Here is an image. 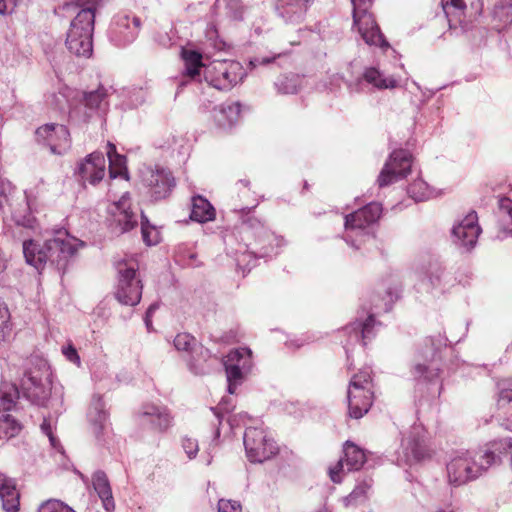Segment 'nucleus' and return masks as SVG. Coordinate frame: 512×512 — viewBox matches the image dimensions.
Returning <instances> with one entry per match:
<instances>
[{"label": "nucleus", "instance_id": "nucleus-55", "mask_svg": "<svg viewBox=\"0 0 512 512\" xmlns=\"http://www.w3.org/2000/svg\"><path fill=\"white\" fill-rule=\"evenodd\" d=\"M182 447L189 459L195 458L199 451L197 440L189 437H184L182 439Z\"/></svg>", "mask_w": 512, "mask_h": 512}, {"label": "nucleus", "instance_id": "nucleus-3", "mask_svg": "<svg viewBox=\"0 0 512 512\" xmlns=\"http://www.w3.org/2000/svg\"><path fill=\"white\" fill-rule=\"evenodd\" d=\"M373 385L371 370L366 367L352 376L348 391V414L351 418L359 419L370 409L373 402Z\"/></svg>", "mask_w": 512, "mask_h": 512}, {"label": "nucleus", "instance_id": "nucleus-34", "mask_svg": "<svg viewBox=\"0 0 512 512\" xmlns=\"http://www.w3.org/2000/svg\"><path fill=\"white\" fill-rule=\"evenodd\" d=\"M182 59L184 61V75L194 79L200 75V71L204 66L202 63V55L194 50L182 49Z\"/></svg>", "mask_w": 512, "mask_h": 512}, {"label": "nucleus", "instance_id": "nucleus-5", "mask_svg": "<svg viewBox=\"0 0 512 512\" xmlns=\"http://www.w3.org/2000/svg\"><path fill=\"white\" fill-rule=\"evenodd\" d=\"M353 6V21L363 40L368 45H375L381 48L389 47L384 39L373 15L369 12L372 0H350Z\"/></svg>", "mask_w": 512, "mask_h": 512}, {"label": "nucleus", "instance_id": "nucleus-42", "mask_svg": "<svg viewBox=\"0 0 512 512\" xmlns=\"http://www.w3.org/2000/svg\"><path fill=\"white\" fill-rule=\"evenodd\" d=\"M301 82L302 79L298 75L282 76L276 81L275 86L282 94H295L298 92Z\"/></svg>", "mask_w": 512, "mask_h": 512}, {"label": "nucleus", "instance_id": "nucleus-1", "mask_svg": "<svg viewBox=\"0 0 512 512\" xmlns=\"http://www.w3.org/2000/svg\"><path fill=\"white\" fill-rule=\"evenodd\" d=\"M81 10L72 20L67 32L66 46L77 56L89 57L92 53L97 0H77Z\"/></svg>", "mask_w": 512, "mask_h": 512}, {"label": "nucleus", "instance_id": "nucleus-61", "mask_svg": "<svg viewBox=\"0 0 512 512\" xmlns=\"http://www.w3.org/2000/svg\"><path fill=\"white\" fill-rule=\"evenodd\" d=\"M7 257L5 254L0 250V273H2L6 267H7Z\"/></svg>", "mask_w": 512, "mask_h": 512}, {"label": "nucleus", "instance_id": "nucleus-2", "mask_svg": "<svg viewBox=\"0 0 512 512\" xmlns=\"http://www.w3.org/2000/svg\"><path fill=\"white\" fill-rule=\"evenodd\" d=\"M492 452L460 451L447 463L449 484L461 486L472 481L493 466Z\"/></svg>", "mask_w": 512, "mask_h": 512}, {"label": "nucleus", "instance_id": "nucleus-22", "mask_svg": "<svg viewBox=\"0 0 512 512\" xmlns=\"http://www.w3.org/2000/svg\"><path fill=\"white\" fill-rule=\"evenodd\" d=\"M140 415L159 432L167 431L173 423V418L165 406L146 404L142 407Z\"/></svg>", "mask_w": 512, "mask_h": 512}, {"label": "nucleus", "instance_id": "nucleus-30", "mask_svg": "<svg viewBox=\"0 0 512 512\" xmlns=\"http://www.w3.org/2000/svg\"><path fill=\"white\" fill-rule=\"evenodd\" d=\"M92 483L94 490L103 503L104 508L107 511L114 509L112 491L106 474L101 471L96 472L93 475Z\"/></svg>", "mask_w": 512, "mask_h": 512}, {"label": "nucleus", "instance_id": "nucleus-53", "mask_svg": "<svg viewBox=\"0 0 512 512\" xmlns=\"http://www.w3.org/2000/svg\"><path fill=\"white\" fill-rule=\"evenodd\" d=\"M40 428L41 431L48 437L50 445L55 449H59L61 446L59 440L53 433L54 425L52 424L51 420L44 418Z\"/></svg>", "mask_w": 512, "mask_h": 512}, {"label": "nucleus", "instance_id": "nucleus-59", "mask_svg": "<svg viewBox=\"0 0 512 512\" xmlns=\"http://www.w3.org/2000/svg\"><path fill=\"white\" fill-rule=\"evenodd\" d=\"M157 308H158V304L154 303V304H151L149 306V308L147 309L146 316H145V324L148 329H150V327L152 325L151 317H152L153 313L157 310Z\"/></svg>", "mask_w": 512, "mask_h": 512}, {"label": "nucleus", "instance_id": "nucleus-52", "mask_svg": "<svg viewBox=\"0 0 512 512\" xmlns=\"http://www.w3.org/2000/svg\"><path fill=\"white\" fill-rule=\"evenodd\" d=\"M38 512H75V511L61 501L48 500L39 507Z\"/></svg>", "mask_w": 512, "mask_h": 512}, {"label": "nucleus", "instance_id": "nucleus-47", "mask_svg": "<svg viewBox=\"0 0 512 512\" xmlns=\"http://www.w3.org/2000/svg\"><path fill=\"white\" fill-rule=\"evenodd\" d=\"M93 113L94 112L90 111L83 101L70 109L69 118L75 123H85L92 117Z\"/></svg>", "mask_w": 512, "mask_h": 512}, {"label": "nucleus", "instance_id": "nucleus-14", "mask_svg": "<svg viewBox=\"0 0 512 512\" xmlns=\"http://www.w3.org/2000/svg\"><path fill=\"white\" fill-rule=\"evenodd\" d=\"M36 139L39 143L50 148L53 154H64L70 148V133L66 126L61 124H45L36 130Z\"/></svg>", "mask_w": 512, "mask_h": 512}, {"label": "nucleus", "instance_id": "nucleus-21", "mask_svg": "<svg viewBox=\"0 0 512 512\" xmlns=\"http://www.w3.org/2000/svg\"><path fill=\"white\" fill-rule=\"evenodd\" d=\"M106 160L100 152H93L87 155L78 163L76 173L83 183L96 185L105 176Z\"/></svg>", "mask_w": 512, "mask_h": 512}, {"label": "nucleus", "instance_id": "nucleus-24", "mask_svg": "<svg viewBox=\"0 0 512 512\" xmlns=\"http://www.w3.org/2000/svg\"><path fill=\"white\" fill-rule=\"evenodd\" d=\"M0 499L7 512H16L19 508V492L13 479L0 474Z\"/></svg>", "mask_w": 512, "mask_h": 512}, {"label": "nucleus", "instance_id": "nucleus-33", "mask_svg": "<svg viewBox=\"0 0 512 512\" xmlns=\"http://www.w3.org/2000/svg\"><path fill=\"white\" fill-rule=\"evenodd\" d=\"M88 417L94 426V433L98 436L100 432L105 429L107 422V413L104 410V402L100 396L93 398Z\"/></svg>", "mask_w": 512, "mask_h": 512}, {"label": "nucleus", "instance_id": "nucleus-35", "mask_svg": "<svg viewBox=\"0 0 512 512\" xmlns=\"http://www.w3.org/2000/svg\"><path fill=\"white\" fill-rule=\"evenodd\" d=\"M107 156L109 159V174L111 178H116L126 172V158L117 153L116 146L108 142Z\"/></svg>", "mask_w": 512, "mask_h": 512}, {"label": "nucleus", "instance_id": "nucleus-6", "mask_svg": "<svg viewBox=\"0 0 512 512\" xmlns=\"http://www.w3.org/2000/svg\"><path fill=\"white\" fill-rule=\"evenodd\" d=\"M118 284L116 288V298L125 305H137L141 300L142 284L137 276V267L135 264H128L121 261L117 264Z\"/></svg>", "mask_w": 512, "mask_h": 512}, {"label": "nucleus", "instance_id": "nucleus-17", "mask_svg": "<svg viewBox=\"0 0 512 512\" xmlns=\"http://www.w3.org/2000/svg\"><path fill=\"white\" fill-rule=\"evenodd\" d=\"M364 452L355 444L346 442L344 446V457L341 458L335 466L329 468V476L332 482L340 483L342 474L346 471H357L365 463Z\"/></svg>", "mask_w": 512, "mask_h": 512}, {"label": "nucleus", "instance_id": "nucleus-11", "mask_svg": "<svg viewBox=\"0 0 512 512\" xmlns=\"http://www.w3.org/2000/svg\"><path fill=\"white\" fill-rule=\"evenodd\" d=\"M411 165L412 155L407 150H394L378 176L379 186L384 187L406 177Z\"/></svg>", "mask_w": 512, "mask_h": 512}, {"label": "nucleus", "instance_id": "nucleus-27", "mask_svg": "<svg viewBox=\"0 0 512 512\" xmlns=\"http://www.w3.org/2000/svg\"><path fill=\"white\" fill-rule=\"evenodd\" d=\"M443 10L447 16L461 17L469 6L473 14H479L482 10L481 0H441Z\"/></svg>", "mask_w": 512, "mask_h": 512}, {"label": "nucleus", "instance_id": "nucleus-39", "mask_svg": "<svg viewBox=\"0 0 512 512\" xmlns=\"http://www.w3.org/2000/svg\"><path fill=\"white\" fill-rule=\"evenodd\" d=\"M22 430V424L11 415L0 418V441L15 437Z\"/></svg>", "mask_w": 512, "mask_h": 512}, {"label": "nucleus", "instance_id": "nucleus-9", "mask_svg": "<svg viewBox=\"0 0 512 512\" xmlns=\"http://www.w3.org/2000/svg\"><path fill=\"white\" fill-rule=\"evenodd\" d=\"M253 366L252 351L248 348H236L231 350L224 360V367L228 382V392L234 394L241 385L245 376Z\"/></svg>", "mask_w": 512, "mask_h": 512}, {"label": "nucleus", "instance_id": "nucleus-25", "mask_svg": "<svg viewBox=\"0 0 512 512\" xmlns=\"http://www.w3.org/2000/svg\"><path fill=\"white\" fill-rule=\"evenodd\" d=\"M173 344L177 351L186 354V358L195 353L202 357L204 362H207L208 360L209 351L200 345L197 340L188 333L177 334L174 338Z\"/></svg>", "mask_w": 512, "mask_h": 512}, {"label": "nucleus", "instance_id": "nucleus-43", "mask_svg": "<svg viewBox=\"0 0 512 512\" xmlns=\"http://www.w3.org/2000/svg\"><path fill=\"white\" fill-rule=\"evenodd\" d=\"M493 16L503 26L512 23V0H499L494 8Z\"/></svg>", "mask_w": 512, "mask_h": 512}, {"label": "nucleus", "instance_id": "nucleus-13", "mask_svg": "<svg viewBox=\"0 0 512 512\" xmlns=\"http://www.w3.org/2000/svg\"><path fill=\"white\" fill-rule=\"evenodd\" d=\"M141 180L148 188L151 197L161 200L168 197L175 187V179L171 172L158 167H147L141 171Z\"/></svg>", "mask_w": 512, "mask_h": 512}, {"label": "nucleus", "instance_id": "nucleus-16", "mask_svg": "<svg viewBox=\"0 0 512 512\" xmlns=\"http://www.w3.org/2000/svg\"><path fill=\"white\" fill-rule=\"evenodd\" d=\"M46 246L50 252V261L60 264L61 261L74 255L79 248L83 247L84 242L71 236L66 230H59L54 238L46 241Z\"/></svg>", "mask_w": 512, "mask_h": 512}, {"label": "nucleus", "instance_id": "nucleus-29", "mask_svg": "<svg viewBox=\"0 0 512 512\" xmlns=\"http://www.w3.org/2000/svg\"><path fill=\"white\" fill-rule=\"evenodd\" d=\"M215 209L204 197L197 195L192 198L190 218L199 223L209 222L215 219Z\"/></svg>", "mask_w": 512, "mask_h": 512}, {"label": "nucleus", "instance_id": "nucleus-41", "mask_svg": "<svg viewBox=\"0 0 512 512\" xmlns=\"http://www.w3.org/2000/svg\"><path fill=\"white\" fill-rule=\"evenodd\" d=\"M19 398V391L14 384L3 383L0 387V403L3 410H10Z\"/></svg>", "mask_w": 512, "mask_h": 512}, {"label": "nucleus", "instance_id": "nucleus-40", "mask_svg": "<svg viewBox=\"0 0 512 512\" xmlns=\"http://www.w3.org/2000/svg\"><path fill=\"white\" fill-rule=\"evenodd\" d=\"M185 360L187 362L189 370L196 375H200L208 373L211 369L212 364L217 361V358L212 357L211 354L209 353L207 362H204L202 357L193 353Z\"/></svg>", "mask_w": 512, "mask_h": 512}, {"label": "nucleus", "instance_id": "nucleus-31", "mask_svg": "<svg viewBox=\"0 0 512 512\" xmlns=\"http://www.w3.org/2000/svg\"><path fill=\"white\" fill-rule=\"evenodd\" d=\"M240 116V104L237 102L221 105L215 114L218 125L224 129L231 128Z\"/></svg>", "mask_w": 512, "mask_h": 512}, {"label": "nucleus", "instance_id": "nucleus-58", "mask_svg": "<svg viewBox=\"0 0 512 512\" xmlns=\"http://www.w3.org/2000/svg\"><path fill=\"white\" fill-rule=\"evenodd\" d=\"M20 0H0V14H4L9 10L11 6V10L15 7Z\"/></svg>", "mask_w": 512, "mask_h": 512}, {"label": "nucleus", "instance_id": "nucleus-50", "mask_svg": "<svg viewBox=\"0 0 512 512\" xmlns=\"http://www.w3.org/2000/svg\"><path fill=\"white\" fill-rule=\"evenodd\" d=\"M375 320L373 315H369L364 323L357 324V327L354 328L355 334L354 338L359 340L360 338L365 342L366 339H370L372 328L374 327Z\"/></svg>", "mask_w": 512, "mask_h": 512}, {"label": "nucleus", "instance_id": "nucleus-46", "mask_svg": "<svg viewBox=\"0 0 512 512\" xmlns=\"http://www.w3.org/2000/svg\"><path fill=\"white\" fill-rule=\"evenodd\" d=\"M141 232L143 241L148 245H156L160 242V232L156 227L149 225L146 218H142Z\"/></svg>", "mask_w": 512, "mask_h": 512}, {"label": "nucleus", "instance_id": "nucleus-12", "mask_svg": "<svg viewBox=\"0 0 512 512\" xmlns=\"http://www.w3.org/2000/svg\"><path fill=\"white\" fill-rule=\"evenodd\" d=\"M382 207L379 203H370L367 206L351 213L345 217V229L347 242L352 238V233L362 237H369L370 225L374 224L381 215Z\"/></svg>", "mask_w": 512, "mask_h": 512}, {"label": "nucleus", "instance_id": "nucleus-7", "mask_svg": "<svg viewBox=\"0 0 512 512\" xmlns=\"http://www.w3.org/2000/svg\"><path fill=\"white\" fill-rule=\"evenodd\" d=\"M244 75L243 66L234 60H216L205 69L206 80L220 90L230 89L241 82Z\"/></svg>", "mask_w": 512, "mask_h": 512}, {"label": "nucleus", "instance_id": "nucleus-36", "mask_svg": "<svg viewBox=\"0 0 512 512\" xmlns=\"http://www.w3.org/2000/svg\"><path fill=\"white\" fill-rule=\"evenodd\" d=\"M407 192L409 196L417 202L426 201L436 196V191L420 178L414 180L408 186Z\"/></svg>", "mask_w": 512, "mask_h": 512}, {"label": "nucleus", "instance_id": "nucleus-62", "mask_svg": "<svg viewBox=\"0 0 512 512\" xmlns=\"http://www.w3.org/2000/svg\"><path fill=\"white\" fill-rule=\"evenodd\" d=\"M226 404V401L223 400L220 404H219V409L220 410H223V411H226V412H229V409L225 406Z\"/></svg>", "mask_w": 512, "mask_h": 512}, {"label": "nucleus", "instance_id": "nucleus-54", "mask_svg": "<svg viewBox=\"0 0 512 512\" xmlns=\"http://www.w3.org/2000/svg\"><path fill=\"white\" fill-rule=\"evenodd\" d=\"M398 295H399V290L397 288L393 289V290H388L386 292V295L381 299V301L383 302V305H380L378 302L375 304V309L377 311H389L391 309V306L393 304V302L398 298Z\"/></svg>", "mask_w": 512, "mask_h": 512}, {"label": "nucleus", "instance_id": "nucleus-19", "mask_svg": "<svg viewBox=\"0 0 512 512\" xmlns=\"http://www.w3.org/2000/svg\"><path fill=\"white\" fill-rule=\"evenodd\" d=\"M426 432L420 425H414L402 439L404 461L411 464L428 456Z\"/></svg>", "mask_w": 512, "mask_h": 512}, {"label": "nucleus", "instance_id": "nucleus-49", "mask_svg": "<svg viewBox=\"0 0 512 512\" xmlns=\"http://www.w3.org/2000/svg\"><path fill=\"white\" fill-rule=\"evenodd\" d=\"M371 487V481H363L359 483L354 490L344 498L345 506L356 503L358 500L365 498L367 491Z\"/></svg>", "mask_w": 512, "mask_h": 512}, {"label": "nucleus", "instance_id": "nucleus-48", "mask_svg": "<svg viewBox=\"0 0 512 512\" xmlns=\"http://www.w3.org/2000/svg\"><path fill=\"white\" fill-rule=\"evenodd\" d=\"M10 313L7 306L0 303V343L4 342L11 334Z\"/></svg>", "mask_w": 512, "mask_h": 512}, {"label": "nucleus", "instance_id": "nucleus-51", "mask_svg": "<svg viewBox=\"0 0 512 512\" xmlns=\"http://www.w3.org/2000/svg\"><path fill=\"white\" fill-rule=\"evenodd\" d=\"M14 187L10 181L6 179H0V210H4L6 205L10 204V197Z\"/></svg>", "mask_w": 512, "mask_h": 512}, {"label": "nucleus", "instance_id": "nucleus-45", "mask_svg": "<svg viewBox=\"0 0 512 512\" xmlns=\"http://www.w3.org/2000/svg\"><path fill=\"white\" fill-rule=\"evenodd\" d=\"M107 96V91L103 87L98 88L95 91H91L84 94L83 101L90 111H95L101 107Z\"/></svg>", "mask_w": 512, "mask_h": 512}, {"label": "nucleus", "instance_id": "nucleus-56", "mask_svg": "<svg viewBox=\"0 0 512 512\" xmlns=\"http://www.w3.org/2000/svg\"><path fill=\"white\" fill-rule=\"evenodd\" d=\"M241 505L237 501L220 499L218 502V512H241Z\"/></svg>", "mask_w": 512, "mask_h": 512}, {"label": "nucleus", "instance_id": "nucleus-63", "mask_svg": "<svg viewBox=\"0 0 512 512\" xmlns=\"http://www.w3.org/2000/svg\"><path fill=\"white\" fill-rule=\"evenodd\" d=\"M317 512H330L327 507H322Z\"/></svg>", "mask_w": 512, "mask_h": 512}, {"label": "nucleus", "instance_id": "nucleus-18", "mask_svg": "<svg viewBox=\"0 0 512 512\" xmlns=\"http://www.w3.org/2000/svg\"><path fill=\"white\" fill-rule=\"evenodd\" d=\"M140 29V19L121 12L114 17L110 27V38L117 45H125L134 41Z\"/></svg>", "mask_w": 512, "mask_h": 512}, {"label": "nucleus", "instance_id": "nucleus-20", "mask_svg": "<svg viewBox=\"0 0 512 512\" xmlns=\"http://www.w3.org/2000/svg\"><path fill=\"white\" fill-rule=\"evenodd\" d=\"M480 233L481 228L478 225V216L475 211H470L452 229L455 243L467 250L475 246Z\"/></svg>", "mask_w": 512, "mask_h": 512}, {"label": "nucleus", "instance_id": "nucleus-60", "mask_svg": "<svg viewBox=\"0 0 512 512\" xmlns=\"http://www.w3.org/2000/svg\"><path fill=\"white\" fill-rule=\"evenodd\" d=\"M275 57H272V58H268V57H256L254 58L253 60L250 61V65L252 67H256L258 65H262V64H268L270 63L272 60H274Z\"/></svg>", "mask_w": 512, "mask_h": 512}, {"label": "nucleus", "instance_id": "nucleus-10", "mask_svg": "<svg viewBox=\"0 0 512 512\" xmlns=\"http://www.w3.org/2000/svg\"><path fill=\"white\" fill-rule=\"evenodd\" d=\"M419 289L433 295H441L450 290L455 284L452 274L438 263H430L427 268L418 273Z\"/></svg>", "mask_w": 512, "mask_h": 512}, {"label": "nucleus", "instance_id": "nucleus-32", "mask_svg": "<svg viewBox=\"0 0 512 512\" xmlns=\"http://www.w3.org/2000/svg\"><path fill=\"white\" fill-rule=\"evenodd\" d=\"M363 78L377 89H393L398 85L397 80L393 76H385L384 73L375 67L366 68Z\"/></svg>", "mask_w": 512, "mask_h": 512}, {"label": "nucleus", "instance_id": "nucleus-38", "mask_svg": "<svg viewBox=\"0 0 512 512\" xmlns=\"http://www.w3.org/2000/svg\"><path fill=\"white\" fill-rule=\"evenodd\" d=\"M499 208V223L503 236L512 235V200L509 198L501 199Z\"/></svg>", "mask_w": 512, "mask_h": 512}, {"label": "nucleus", "instance_id": "nucleus-44", "mask_svg": "<svg viewBox=\"0 0 512 512\" xmlns=\"http://www.w3.org/2000/svg\"><path fill=\"white\" fill-rule=\"evenodd\" d=\"M412 374L416 380L430 382L439 376V369L432 365L417 363L412 368Z\"/></svg>", "mask_w": 512, "mask_h": 512}, {"label": "nucleus", "instance_id": "nucleus-8", "mask_svg": "<svg viewBox=\"0 0 512 512\" xmlns=\"http://www.w3.org/2000/svg\"><path fill=\"white\" fill-rule=\"evenodd\" d=\"M244 446L247 458L252 463H262L272 458L278 447L262 428L249 427L244 433Z\"/></svg>", "mask_w": 512, "mask_h": 512}, {"label": "nucleus", "instance_id": "nucleus-15", "mask_svg": "<svg viewBox=\"0 0 512 512\" xmlns=\"http://www.w3.org/2000/svg\"><path fill=\"white\" fill-rule=\"evenodd\" d=\"M109 214L112 228L117 233L128 232L138 224L137 214L131 209L129 193L123 194L109 207Z\"/></svg>", "mask_w": 512, "mask_h": 512}, {"label": "nucleus", "instance_id": "nucleus-28", "mask_svg": "<svg viewBox=\"0 0 512 512\" xmlns=\"http://www.w3.org/2000/svg\"><path fill=\"white\" fill-rule=\"evenodd\" d=\"M496 417L501 426L512 431V389L500 392Z\"/></svg>", "mask_w": 512, "mask_h": 512}, {"label": "nucleus", "instance_id": "nucleus-64", "mask_svg": "<svg viewBox=\"0 0 512 512\" xmlns=\"http://www.w3.org/2000/svg\"><path fill=\"white\" fill-rule=\"evenodd\" d=\"M437 512H453L452 510H443V509H440L438 510Z\"/></svg>", "mask_w": 512, "mask_h": 512}, {"label": "nucleus", "instance_id": "nucleus-37", "mask_svg": "<svg viewBox=\"0 0 512 512\" xmlns=\"http://www.w3.org/2000/svg\"><path fill=\"white\" fill-rule=\"evenodd\" d=\"M511 448L512 438L506 437L489 442L484 448L479 449L478 452H492L494 456L493 465H496L500 461V456L507 454Z\"/></svg>", "mask_w": 512, "mask_h": 512}, {"label": "nucleus", "instance_id": "nucleus-57", "mask_svg": "<svg viewBox=\"0 0 512 512\" xmlns=\"http://www.w3.org/2000/svg\"><path fill=\"white\" fill-rule=\"evenodd\" d=\"M62 353L66 359L74 364L80 365V357L77 350L72 344H68L62 348Z\"/></svg>", "mask_w": 512, "mask_h": 512}, {"label": "nucleus", "instance_id": "nucleus-23", "mask_svg": "<svg viewBox=\"0 0 512 512\" xmlns=\"http://www.w3.org/2000/svg\"><path fill=\"white\" fill-rule=\"evenodd\" d=\"M314 0H278L276 9L278 14L288 23L301 22L307 9Z\"/></svg>", "mask_w": 512, "mask_h": 512}, {"label": "nucleus", "instance_id": "nucleus-26", "mask_svg": "<svg viewBox=\"0 0 512 512\" xmlns=\"http://www.w3.org/2000/svg\"><path fill=\"white\" fill-rule=\"evenodd\" d=\"M23 253L26 262L38 270L41 269L47 261H50V252L47 250L46 243L44 246H40L33 240L25 241L23 243Z\"/></svg>", "mask_w": 512, "mask_h": 512}, {"label": "nucleus", "instance_id": "nucleus-4", "mask_svg": "<svg viewBox=\"0 0 512 512\" xmlns=\"http://www.w3.org/2000/svg\"><path fill=\"white\" fill-rule=\"evenodd\" d=\"M51 371L46 362L29 370L21 381L23 395L36 405H45L51 392Z\"/></svg>", "mask_w": 512, "mask_h": 512}]
</instances>
